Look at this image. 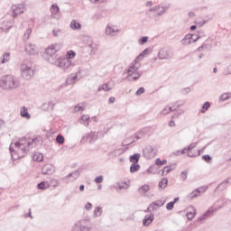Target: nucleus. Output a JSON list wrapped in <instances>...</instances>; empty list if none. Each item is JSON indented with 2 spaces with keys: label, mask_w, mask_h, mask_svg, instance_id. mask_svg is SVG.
I'll return each mask as SVG.
<instances>
[{
  "label": "nucleus",
  "mask_w": 231,
  "mask_h": 231,
  "mask_svg": "<svg viewBox=\"0 0 231 231\" xmlns=\"http://www.w3.org/2000/svg\"><path fill=\"white\" fill-rule=\"evenodd\" d=\"M21 86L19 78L14 75H5L0 79V88L10 91L12 89H17Z\"/></svg>",
  "instance_id": "1"
},
{
  "label": "nucleus",
  "mask_w": 231,
  "mask_h": 231,
  "mask_svg": "<svg viewBox=\"0 0 231 231\" xmlns=\"http://www.w3.org/2000/svg\"><path fill=\"white\" fill-rule=\"evenodd\" d=\"M21 75L24 80H32L35 75V69L32 67V63L21 64Z\"/></svg>",
  "instance_id": "2"
},
{
  "label": "nucleus",
  "mask_w": 231,
  "mask_h": 231,
  "mask_svg": "<svg viewBox=\"0 0 231 231\" xmlns=\"http://www.w3.org/2000/svg\"><path fill=\"white\" fill-rule=\"evenodd\" d=\"M30 142V139H26V137L20 138L17 142L14 143V145L18 151L23 152V154L28 153V151L31 149V147H28V143Z\"/></svg>",
  "instance_id": "3"
},
{
  "label": "nucleus",
  "mask_w": 231,
  "mask_h": 231,
  "mask_svg": "<svg viewBox=\"0 0 231 231\" xmlns=\"http://www.w3.org/2000/svg\"><path fill=\"white\" fill-rule=\"evenodd\" d=\"M169 8H171V4H160L158 5H155L153 7H151L149 9V12H157V16L160 17V15H163L164 14H167L169 11Z\"/></svg>",
  "instance_id": "4"
},
{
  "label": "nucleus",
  "mask_w": 231,
  "mask_h": 231,
  "mask_svg": "<svg viewBox=\"0 0 231 231\" xmlns=\"http://www.w3.org/2000/svg\"><path fill=\"white\" fill-rule=\"evenodd\" d=\"M157 152L158 150L152 148V146L151 145H148L143 151V155L146 158V160H152V158H154V156H156Z\"/></svg>",
  "instance_id": "5"
},
{
  "label": "nucleus",
  "mask_w": 231,
  "mask_h": 231,
  "mask_svg": "<svg viewBox=\"0 0 231 231\" xmlns=\"http://www.w3.org/2000/svg\"><path fill=\"white\" fill-rule=\"evenodd\" d=\"M158 57L161 60H169V59H172V52L169 48H162L159 51Z\"/></svg>",
  "instance_id": "6"
},
{
  "label": "nucleus",
  "mask_w": 231,
  "mask_h": 231,
  "mask_svg": "<svg viewBox=\"0 0 231 231\" xmlns=\"http://www.w3.org/2000/svg\"><path fill=\"white\" fill-rule=\"evenodd\" d=\"M98 138V134L97 132H90L87 134L86 136H83L80 143H86V142H88L89 143H93V142H97V139Z\"/></svg>",
  "instance_id": "7"
},
{
  "label": "nucleus",
  "mask_w": 231,
  "mask_h": 231,
  "mask_svg": "<svg viewBox=\"0 0 231 231\" xmlns=\"http://www.w3.org/2000/svg\"><path fill=\"white\" fill-rule=\"evenodd\" d=\"M13 17L15 18L17 15H21V14H24V5L21 4H16L12 5L11 7Z\"/></svg>",
  "instance_id": "8"
},
{
  "label": "nucleus",
  "mask_w": 231,
  "mask_h": 231,
  "mask_svg": "<svg viewBox=\"0 0 231 231\" xmlns=\"http://www.w3.org/2000/svg\"><path fill=\"white\" fill-rule=\"evenodd\" d=\"M80 176V171L76 170L71 173H69L66 177L63 178L65 183H69V181H75Z\"/></svg>",
  "instance_id": "9"
},
{
  "label": "nucleus",
  "mask_w": 231,
  "mask_h": 231,
  "mask_svg": "<svg viewBox=\"0 0 231 231\" xmlns=\"http://www.w3.org/2000/svg\"><path fill=\"white\" fill-rule=\"evenodd\" d=\"M72 231H89V227L86 226V220H79L74 225Z\"/></svg>",
  "instance_id": "10"
},
{
  "label": "nucleus",
  "mask_w": 231,
  "mask_h": 231,
  "mask_svg": "<svg viewBox=\"0 0 231 231\" xmlns=\"http://www.w3.org/2000/svg\"><path fill=\"white\" fill-rule=\"evenodd\" d=\"M217 208H209L202 216L198 218V221L201 223V221H205L208 219V217H212L214 216V212H216Z\"/></svg>",
  "instance_id": "11"
},
{
  "label": "nucleus",
  "mask_w": 231,
  "mask_h": 231,
  "mask_svg": "<svg viewBox=\"0 0 231 231\" xmlns=\"http://www.w3.org/2000/svg\"><path fill=\"white\" fill-rule=\"evenodd\" d=\"M58 51L59 49H57V45H51L46 49L45 53H47L49 57H51V59H57Z\"/></svg>",
  "instance_id": "12"
},
{
  "label": "nucleus",
  "mask_w": 231,
  "mask_h": 231,
  "mask_svg": "<svg viewBox=\"0 0 231 231\" xmlns=\"http://www.w3.org/2000/svg\"><path fill=\"white\" fill-rule=\"evenodd\" d=\"M25 53L27 55H37V45L27 43L25 45Z\"/></svg>",
  "instance_id": "13"
},
{
  "label": "nucleus",
  "mask_w": 231,
  "mask_h": 231,
  "mask_svg": "<svg viewBox=\"0 0 231 231\" xmlns=\"http://www.w3.org/2000/svg\"><path fill=\"white\" fill-rule=\"evenodd\" d=\"M119 30L116 28L115 25H107L106 28V35H111L112 37H115L116 33H118Z\"/></svg>",
  "instance_id": "14"
},
{
  "label": "nucleus",
  "mask_w": 231,
  "mask_h": 231,
  "mask_svg": "<svg viewBox=\"0 0 231 231\" xmlns=\"http://www.w3.org/2000/svg\"><path fill=\"white\" fill-rule=\"evenodd\" d=\"M42 172L45 175L53 174V172H55V167H53L51 164H45L42 168Z\"/></svg>",
  "instance_id": "15"
},
{
  "label": "nucleus",
  "mask_w": 231,
  "mask_h": 231,
  "mask_svg": "<svg viewBox=\"0 0 231 231\" xmlns=\"http://www.w3.org/2000/svg\"><path fill=\"white\" fill-rule=\"evenodd\" d=\"M152 221H154V214L146 215L143 219V226H149Z\"/></svg>",
  "instance_id": "16"
},
{
  "label": "nucleus",
  "mask_w": 231,
  "mask_h": 231,
  "mask_svg": "<svg viewBox=\"0 0 231 231\" xmlns=\"http://www.w3.org/2000/svg\"><path fill=\"white\" fill-rule=\"evenodd\" d=\"M20 115L22 118H27V120H30L32 118V115L28 113V108L26 106L22 107Z\"/></svg>",
  "instance_id": "17"
},
{
  "label": "nucleus",
  "mask_w": 231,
  "mask_h": 231,
  "mask_svg": "<svg viewBox=\"0 0 231 231\" xmlns=\"http://www.w3.org/2000/svg\"><path fill=\"white\" fill-rule=\"evenodd\" d=\"M142 75H143V71H135V72H132L131 74H128L127 79L132 78L133 80H138V79H140Z\"/></svg>",
  "instance_id": "18"
},
{
  "label": "nucleus",
  "mask_w": 231,
  "mask_h": 231,
  "mask_svg": "<svg viewBox=\"0 0 231 231\" xmlns=\"http://www.w3.org/2000/svg\"><path fill=\"white\" fill-rule=\"evenodd\" d=\"M140 158H142V154L134 153L133 155H130L129 160L131 163H138L140 162Z\"/></svg>",
  "instance_id": "19"
},
{
  "label": "nucleus",
  "mask_w": 231,
  "mask_h": 231,
  "mask_svg": "<svg viewBox=\"0 0 231 231\" xmlns=\"http://www.w3.org/2000/svg\"><path fill=\"white\" fill-rule=\"evenodd\" d=\"M140 66H142L140 63L134 62L131 67L128 69L127 73H134L137 69H140Z\"/></svg>",
  "instance_id": "20"
},
{
  "label": "nucleus",
  "mask_w": 231,
  "mask_h": 231,
  "mask_svg": "<svg viewBox=\"0 0 231 231\" xmlns=\"http://www.w3.org/2000/svg\"><path fill=\"white\" fill-rule=\"evenodd\" d=\"M37 189H39V190H46V189H50V182L42 181L37 184Z\"/></svg>",
  "instance_id": "21"
},
{
  "label": "nucleus",
  "mask_w": 231,
  "mask_h": 231,
  "mask_svg": "<svg viewBox=\"0 0 231 231\" xmlns=\"http://www.w3.org/2000/svg\"><path fill=\"white\" fill-rule=\"evenodd\" d=\"M68 59L66 58H58L57 60L54 61L55 66H58V68H63L64 62H67Z\"/></svg>",
  "instance_id": "22"
},
{
  "label": "nucleus",
  "mask_w": 231,
  "mask_h": 231,
  "mask_svg": "<svg viewBox=\"0 0 231 231\" xmlns=\"http://www.w3.org/2000/svg\"><path fill=\"white\" fill-rule=\"evenodd\" d=\"M70 28L71 30H80L82 28V24L77 22V20H72L70 23Z\"/></svg>",
  "instance_id": "23"
},
{
  "label": "nucleus",
  "mask_w": 231,
  "mask_h": 231,
  "mask_svg": "<svg viewBox=\"0 0 231 231\" xmlns=\"http://www.w3.org/2000/svg\"><path fill=\"white\" fill-rule=\"evenodd\" d=\"M190 34H186L185 37L180 41L181 44H183V46H189V44H192V41L190 40Z\"/></svg>",
  "instance_id": "24"
},
{
  "label": "nucleus",
  "mask_w": 231,
  "mask_h": 231,
  "mask_svg": "<svg viewBox=\"0 0 231 231\" xmlns=\"http://www.w3.org/2000/svg\"><path fill=\"white\" fill-rule=\"evenodd\" d=\"M39 143H41V141H39V139L37 137L33 138V139H29V142L27 143L28 147H33V145H39Z\"/></svg>",
  "instance_id": "25"
},
{
  "label": "nucleus",
  "mask_w": 231,
  "mask_h": 231,
  "mask_svg": "<svg viewBox=\"0 0 231 231\" xmlns=\"http://www.w3.org/2000/svg\"><path fill=\"white\" fill-rule=\"evenodd\" d=\"M77 79H79V77L77 76V74L69 76L67 78V84H69V86H71V84H75V82H77Z\"/></svg>",
  "instance_id": "26"
},
{
  "label": "nucleus",
  "mask_w": 231,
  "mask_h": 231,
  "mask_svg": "<svg viewBox=\"0 0 231 231\" xmlns=\"http://www.w3.org/2000/svg\"><path fill=\"white\" fill-rule=\"evenodd\" d=\"M142 136H139L138 134H135L134 136H130L125 140V142H130V143H134L136 140H141Z\"/></svg>",
  "instance_id": "27"
},
{
  "label": "nucleus",
  "mask_w": 231,
  "mask_h": 231,
  "mask_svg": "<svg viewBox=\"0 0 231 231\" xmlns=\"http://www.w3.org/2000/svg\"><path fill=\"white\" fill-rule=\"evenodd\" d=\"M200 194H201V189L198 188L189 194V199H195V198H198Z\"/></svg>",
  "instance_id": "28"
},
{
  "label": "nucleus",
  "mask_w": 231,
  "mask_h": 231,
  "mask_svg": "<svg viewBox=\"0 0 231 231\" xmlns=\"http://www.w3.org/2000/svg\"><path fill=\"white\" fill-rule=\"evenodd\" d=\"M80 124L83 125L88 126L89 125V116L88 115H83L80 118Z\"/></svg>",
  "instance_id": "29"
},
{
  "label": "nucleus",
  "mask_w": 231,
  "mask_h": 231,
  "mask_svg": "<svg viewBox=\"0 0 231 231\" xmlns=\"http://www.w3.org/2000/svg\"><path fill=\"white\" fill-rule=\"evenodd\" d=\"M168 183H169V179L163 178L162 180H161L159 181V188H160V189H166Z\"/></svg>",
  "instance_id": "30"
},
{
  "label": "nucleus",
  "mask_w": 231,
  "mask_h": 231,
  "mask_svg": "<svg viewBox=\"0 0 231 231\" xmlns=\"http://www.w3.org/2000/svg\"><path fill=\"white\" fill-rule=\"evenodd\" d=\"M140 194H146V192H149V190H151V186L149 185H143V186H141L139 189H138Z\"/></svg>",
  "instance_id": "31"
},
{
  "label": "nucleus",
  "mask_w": 231,
  "mask_h": 231,
  "mask_svg": "<svg viewBox=\"0 0 231 231\" xmlns=\"http://www.w3.org/2000/svg\"><path fill=\"white\" fill-rule=\"evenodd\" d=\"M59 12H60V8H59V5H57L56 4H53L51 6V13L52 14V15H57Z\"/></svg>",
  "instance_id": "32"
},
{
  "label": "nucleus",
  "mask_w": 231,
  "mask_h": 231,
  "mask_svg": "<svg viewBox=\"0 0 231 231\" xmlns=\"http://www.w3.org/2000/svg\"><path fill=\"white\" fill-rule=\"evenodd\" d=\"M208 109H210V102L207 101L203 104V106L200 109V113H202V114L207 113V111H208Z\"/></svg>",
  "instance_id": "33"
},
{
  "label": "nucleus",
  "mask_w": 231,
  "mask_h": 231,
  "mask_svg": "<svg viewBox=\"0 0 231 231\" xmlns=\"http://www.w3.org/2000/svg\"><path fill=\"white\" fill-rule=\"evenodd\" d=\"M97 91H111V88H109V84L104 83L102 86L98 87Z\"/></svg>",
  "instance_id": "34"
},
{
  "label": "nucleus",
  "mask_w": 231,
  "mask_h": 231,
  "mask_svg": "<svg viewBox=\"0 0 231 231\" xmlns=\"http://www.w3.org/2000/svg\"><path fill=\"white\" fill-rule=\"evenodd\" d=\"M140 169V164L138 163H133L130 166V172L133 174L134 172H138V170Z\"/></svg>",
  "instance_id": "35"
},
{
  "label": "nucleus",
  "mask_w": 231,
  "mask_h": 231,
  "mask_svg": "<svg viewBox=\"0 0 231 231\" xmlns=\"http://www.w3.org/2000/svg\"><path fill=\"white\" fill-rule=\"evenodd\" d=\"M33 162H42L44 160V156L42 153H35L32 157Z\"/></svg>",
  "instance_id": "36"
},
{
  "label": "nucleus",
  "mask_w": 231,
  "mask_h": 231,
  "mask_svg": "<svg viewBox=\"0 0 231 231\" xmlns=\"http://www.w3.org/2000/svg\"><path fill=\"white\" fill-rule=\"evenodd\" d=\"M76 55L77 52H75L74 51H68L65 59H68V60H71V59H74Z\"/></svg>",
  "instance_id": "37"
},
{
  "label": "nucleus",
  "mask_w": 231,
  "mask_h": 231,
  "mask_svg": "<svg viewBox=\"0 0 231 231\" xmlns=\"http://www.w3.org/2000/svg\"><path fill=\"white\" fill-rule=\"evenodd\" d=\"M102 216V208L97 207L94 210V217H100Z\"/></svg>",
  "instance_id": "38"
},
{
  "label": "nucleus",
  "mask_w": 231,
  "mask_h": 231,
  "mask_svg": "<svg viewBox=\"0 0 231 231\" xmlns=\"http://www.w3.org/2000/svg\"><path fill=\"white\" fill-rule=\"evenodd\" d=\"M56 142L57 143H59L60 145H62V143H64L65 142V138H64V135L59 134L56 137Z\"/></svg>",
  "instance_id": "39"
},
{
  "label": "nucleus",
  "mask_w": 231,
  "mask_h": 231,
  "mask_svg": "<svg viewBox=\"0 0 231 231\" xmlns=\"http://www.w3.org/2000/svg\"><path fill=\"white\" fill-rule=\"evenodd\" d=\"M8 60H10V53L9 52H5L3 55V59L1 60L2 64H6V62H8Z\"/></svg>",
  "instance_id": "40"
},
{
  "label": "nucleus",
  "mask_w": 231,
  "mask_h": 231,
  "mask_svg": "<svg viewBox=\"0 0 231 231\" xmlns=\"http://www.w3.org/2000/svg\"><path fill=\"white\" fill-rule=\"evenodd\" d=\"M30 35H32V28H29L25 31L23 35V41H28V39H30Z\"/></svg>",
  "instance_id": "41"
},
{
  "label": "nucleus",
  "mask_w": 231,
  "mask_h": 231,
  "mask_svg": "<svg viewBox=\"0 0 231 231\" xmlns=\"http://www.w3.org/2000/svg\"><path fill=\"white\" fill-rule=\"evenodd\" d=\"M155 163H156L159 167H162V165H165V163H167V160H166V159H163V160L162 161V159L157 158V159L155 160Z\"/></svg>",
  "instance_id": "42"
},
{
  "label": "nucleus",
  "mask_w": 231,
  "mask_h": 231,
  "mask_svg": "<svg viewBox=\"0 0 231 231\" xmlns=\"http://www.w3.org/2000/svg\"><path fill=\"white\" fill-rule=\"evenodd\" d=\"M190 38L189 41H191V42H197L198 41H199V39H201V36L197 35V34H190Z\"/></svg>",
  "instance_id": "43"
},
{
  "label": "nucleus",
  "mask_w": 231,
  "mask_h": 231,
  "mask_svg": "<svg viewBox=\"0 0 231 231\" xmlns=\"http://www.w3.org/2000/svg\"><path fill=\"white\" fill-rule=\"evenodd\" d=\"M148 41V36H143L141 39H139L138 43L141 44V46H143V44H145V42H147Z\"/></svg>",
  "instance_id": "44"
},
{
  "label": "nucleus",
  "mask_w": 231,
  "mask_h": 231,
  "mask_svg": "<svg viewBox=\"0 0 231 231\" xmlns=\"http://www.w3.org/2000/svg\"><path fill=\"white\" fill-rule=\"evenodd\" d=\"M178 103H173L172 106H170L168 108V111H170V113H172L173 111H176V109H178V107H181V105H177Z\"/></svg>",
  "instance_id": "45"
},
{
  "label": "nucleus",
  "mask_w": 231,
  "mask_h": 231,
  "mask_svg": "<svg viewBox=\"0 0 231 231\" xmlns=\"http://www.w3.org/2000/svg\"><path fill=\"white\" fill-rule=\"evenodd\" d=\"M171 171H172V169L166 166L162 169V176H167V174H169V172H171Z\"/></svg>",
  "instance_id": "46"
},
{
  "label": "nucleus",
  "mask_w": 231,
  "mask_h": 231,
  "mask_svg": "<svg viewBox=\"0 0 231 231\" xmlns=\"http://www.w3.org/2000/svg\"><path fill=\"white\" fill-rule=\"evenodd\" d=\"M183 113H185V111L183 109L177 110L173 114L172 118H179L180 115H183Z\"/></svg>",
  "instance_id": "47"
},
{
  "label": "nucleus",
  "mask_w": 231,
  "mask_h": 231,
  "mask_svg": "<svg viewBox=\"0 0 231 231\" xmlns=\"http://www.w3.org/2000/svg\"><path fill=\"white\" fill-rule=\"evenodd\" d=\"M188 174H189V171H181V173L180 174V179L182 181H185V180H187Z\"/></svg>",
  "instance_id": "48"
},
{
  "label": "nucleus",
  "mask_w": 231,
  "mask_h": 231,
  "mask_svg": "<svg viewBox=\"0 0 231 231\" xmlns=\"http://www.w3.org/2000/svg\"><path fill=\"white\" fill-rule=\"evenodd\" d=\"M202 160H204V162H206V163H210V162H212V156H210L208 154H205L202 156Z\"/></svg>",
  "instance_id": "49"
},
{
  "label": "nucleus",
  "mask_w": 231,
  "mask_h": 231,
  "mask_svg": "<svg viewBox=\"0 0 231 231\" xmlns=\"http://www.w3.org/2000/svg\"><path fill=\"white\" fill-rule=\"evenodd\" d=\"M219 98L222 102H225V100H228L230 98V93L222 94Z\"/></svg>",
  "instance_id": "50"
},
{
  "label": "nucleus",
  "mask_w": 231,
  "mask_h": 231,
  "mask_svg": "<svg viewBox=\"0 0 231 231\" xmlns=\"http://www.w3.org/2000/svg\"><path fill=\"white\" fill-rule=\"evenodd\" d=\"M70 66H71V60H67V61L64 62L62 69L66 71V69H69Z\"/></svg>",
  "instance_id": "51"
},
{
  "label": "nucleus",
  "mask_w": 231,
  "mask_h": 231,
  "mask_svg": "<svg viewBox=\"0 0 231 231\" xmlns=\"http://www.w3.org/2000/svg\"><path fill=\"white\" fill-rule=\"evenodd\" d=\"M143 93H145V88L143 87H141L137 89L135 95L136 97H140V95H143Z\"/></svg>",
  "instance_id": "52"
},
{
  "label": "nucleus",
  "mask_w": 231,
  "mask_h": 231,
  "mask_svg": "<svg viewBox=\"0 0 231 231\" xmlns=\"http://www.w3.org/2000/svg\"><path fill=\"white\" fill-rule=\"evenodd\" d=\"M144 58H145V57H144L142 53H140V54L136 57V59L134 60V62H135V63H137V64H140V60H143Z\"/></svg>",
  "instance_id": "53"
},
{
  "label": "nucleus",
  "mask_w": 231,
  "mask_h": 231,
  "mask_svg": "<svg viewBox=\"0 0 231 231\" xmlns=\"http://www.w3.org/2000/svg\"><path fill=\"white\" fill-rule=\"evenodd\" d=\"M60 33H62V31H60V29H53L52 30V35L54 37H59V35H60Z\"/></svg>",
  "instance_id": "54"
},
{
  "label": "nucleus",
  "mask_w": 231,
  "mask_h": 231,
  "mask_svg": "<svg viewBox=\"0 0 231 231\" xmlns=\"http://www.w3.org/2000/svg\"><path fill=\"white\" fill-rule=\"evenodd\" d=\"M228 183H230V181L228 180H225L217 186V189H219V187H224V189H226Z\"/></svg>",
  "instance_id": "55"
},
{
  "label": "nucleus",
  "mask_w": 231,
  "mask_h": 231,
  "mask_svg": "<svg viewBox=\"0 0 231 231\" xmlns=\"http://www.w3.org/2000/svg\"><path fill=\"white\" fill-rule=\"evenodd\" d=\"M194 216H196V209L194 208L193 209V213L192 212H189V213H187V217L188 219H193L194 218Z\"/></svg>",
  "instance_id": "56"
},
{
  "label": "nucleus",
  "mask_w": 231,
  "mask_h": 231,
  "mask_svg": "<svg viewBox=\"0 0 231 231\" xmlns=\"http://www.w3.org/2000/svg\"><path fill=\"white\" fill-rule=\"evenodd\" d=\"M150 208H152V210H158V208H160V207L158 206V204L152 202L150 204Z\"/></svg>",
  "instance_id": "57"
},
{
  "label": "nucleus",
  "mask_w": 231,
  "mask_h": 231,
  "mask_svg": "<svg viewBox=\"0 0 231 231\" xmlns=\"http://www.w3.org/2000/svg\"><path fill=\"white\" fill-rule=\"evenodd\" d=\"M102 17H103L102 14L97 13V14H96L93 16V20H94V21H99V19H102Z\"/></svg>",
  "instance_id": "58"
},
{
  "label": "nucleus",
  "mask_w": 231,
  "mask_h": 231,
  "mask_svg": "<svg viewBox=\"0 0 231 231\" xmlns=\"http://www.w3.org/2000/svg\"><path fill=\"white\" fill-rule=\"evenodd\" d=\"M96 183H102V181H104V176L100 175V176H97L95 180H94Z\"/></svg>",
  "instance_id": "59"
},
{
  "label": "nucleus",
  "mask_w": 231,
  "mask_h": 231,
  "mask_svg": "<svg viewBox=\"0 0 231 231\" xmlns=\"http://www.w3.org/2000/svg\"><path fill=\"white\" fill-rule=\"evenodd\" d=\"M167 210H172L174 208V202L171 201L166 205Z\"/></svg>",
  "instance_id": "60"
},
{
  "label": "nucleus",
  "mask_w": 231,
  "mask_h": 231,
  "mask_svg": "<svg viewBox=\"0 0 231 231\" xmlns=\"http://www.w3.org/2000/svg\"><path fill=\"white\" fill-rule=\"evenodd\" d=\"M117 189H119V190H122L124 189H129V185H127V183L125 182V186L124 184H119L117 185Z\"/></svg>",
  "instance_id": "61"
},
{
  "label": "nucleus",
  "mask_w": 231,
  "mask_h": 231,
  "mask_svg": "<svg viewBox=\"0 0 231 231\" xmlns=\"http://www.w3.org/2000/svg\"><path fill=\"white\" fill-rule=\"evenodd\" d=\"M51 185H52V187H59L60 185V182H59L57 180H52L51 181Z\"/></svg>",
  "instance_id": "62"
},
{
  "label": "nucleus",
  "mask_w": 231,
  "mask_h": 231,
  "mask_svg": "<svg viewBox=\"0 0 231 231\" xmlns=\"http://www.w3.org/2000/svg\"><path fill=\"white\" fill-rule=\"evenodd\" d=\"M154 203L159 206V207H163V205H165V201L162 200V199H159V200H156L154 201Z\"/></svg>",
  "instance_id": "63"
},
{
  "label": "nucleus",
  "mask_w": 231,
  "mask_h": 231,
  "mask_svg": "<svg viewBox=\"0 0 231 231\" xmlns=\"http://www.w3.org/2000/svg\"><path fill=\"white\" fill-rule=\"evenodd\" d=\"M149 51H151V49L147 48V49H144V50L141 52V54L145 57L146 55H149Z\"/></svg>",
  "instance_id": "64"
}]
</instances>
